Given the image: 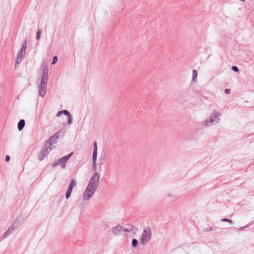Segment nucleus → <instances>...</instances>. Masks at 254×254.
<instances>
[{"label": "nucleus", "mask_w": 254, "mask_h": 254, "mask_svg": "<svg viewBox=\"0 0 254 254\" xmlns=\"http://www.w3.org/2000/svg\"><path fill=\"white\" fill-rule=\"evenodd\" d=\"M221 116V113L218 111H214V113L210 116L208 120L203 121L201 123L202 126L208 127L210 126L212 123L214 122L217 123L219 122L220 119L219 116Z\"/></svg>", "instance_id": "obj_1"}, {"label": "nucleus", "mask_w": 254, "mask_h": 254, "mask_svg": "<svg viewBox=\"0 0 254 254\" xmlns=\"http://www.w3.org/2000/svg\"><path fill=\"white\" fill-rule=\"evenodd\" d=\"M151 235L152 232L150 227H144L141 235V242L142 244L144 245L148 242L151 238Z\"/></svg>", "instance_id": "obj_2"}, {"label": "nucleus", "mask_w": 254, "mask_h": 254, "mask_svg": "<svg viewBox=\"0 0 254 254\" xmlns=\"http://www.w3.org/2000/svg\"><path fill=\"white\" fill-rule=\"evenodd\" d=\"M100 178V177L99 174L95 172L91 177L87 186L90 187L91 188L97 189L99 184Z\"/></svg>", "instance_id": "obj_3"}, {"label": "nucleus", "mask_w": 254, "mask_h": 254, "mask_svg": "<svg viewBox=\"0 0 254 254\" xmlns=\"http://www.w3.org/2000/svg\"><path fill=\"white\" fill-rule=\"evenodd\" d=\"M52 150L51 144L46 143L43 149L38 154V159L40 161L42 160Z\"/></svg>", "instance_id": "obj_4"}, {"label": "nucleus", "mask_w": 254, "mask_h": 254, "mask_svg": "<svg viewBox=\"0 0 254 254\" xmlns=\"http://www.w3.org/2000/svg\"><path fill=\"white\" fill-rule=\"evenodd\" d=\"M96 189L94 188H91L89 186H87V188L83 194V199L84 201H87L89 200L93 196Z\"/></svg>", "instance_id": "obj_5"}, {"label": "nucleus", "mask_w": 254, "mask_h": 254, "mask_svg": "<svg viewBox=\"0 0 254 254\" xmlns=\"http://www.w3.org/2000/svg\"><path fill=\"white\" fill-rule=\"evenodd\" d=\"M97 143L96 141L94 142L93 144V151L92 154V162H93V166L92 169L94 171H96V160L97 157Z\"/></svg>", "instance_id": "obj_6"}, {"label": "nucleus", "mask_w": 254, "mask_h": 254, "mask_svg": "<svg viewBox=\"0 0 254 254\" xmlns=\"http://www.w3.org/2000/svg\"><path fill=\"white\" fill-rule=\"evenodd\" d=\"M76 181L74 179H72L70 181L68 189L65 193V198L66 199H68L70 197L71 193L72 191L73 188L74 187L76 186Z\"/></svg>", "instance_id": "obj_7"}, {"label": "nucleus", "mask_w": 254, "mask_h": 254, "mask_svg": "<svg viewBox=\"0 0 254 254\" xmlns=\"http://www.w3.org/2000/svg\"><path fill=\"white\" fill-rule=\"evenodd\" d=\"M27 48V39H25L23 41V45L22 46L20 51L18 53L17 55L20 58H23L26 53V49Z\"/></svg>", "instance_id": "obj_8"}, {"label": "nucleus", "mask_w": 254, "mask_h": 254, "mask_svg": "<svg viewBox=\"0 0 254 254\" xmlns=\"http://www.w3.org/2000/svg\"><path fill=\"white\" fill-rule=\"evenodd\" d=\"M112 231L114 235H118L123 231L124 232V227L120 225H117L112 228Z\"/></svg>", "instance_id": "obj_9"}, {"label": "nucleus", "mask_w": 254, "mask_h": 254, "mask_svg": "<svg viewBox=\"0 0 254 254\" xmlns=\"http://www.w3.org/2000/svg\"><path fill=\"white\" fill-rule=\"evenodd\" d=\"M65 162L64 161L62 158H61L60 159H59L58 161H57L55 162H53L51 163V166L52 167H55L60 164L61 165V168L62 169H65Z\"/></svg>", "instance_id": "obj_10"}, {"label": "nucleus", "mask_w": 254, "mask_h": 254, "mask_svg": "<svg viewBox=\"0 0 254 254\" xmlns=\"http://www.w3.org/2000/svg\"><path fill=\"white\" fill-rule=\"evenodd\" d=\"M46 92V85L40 84L39 86V95L42 97L45 96Z\"/></svg>", "instance_id": "obj_11"}, {"label": "nucleus", "mask_w": 254, "mask_h": 254, "mask_svg": "<svg viewBox=\"0 0 254 254\" xmlns=\"http://www.w3.org/2000/svg\"><path fill=\"white\" fill-rule=\"evenodd\" d=\"M16 226L14 224H12L7 231L3 234L2 237L3 239L6 238L15 229Z\"/></svg>", "instance_id": "obj_12"}, {"label": "nucleus", "mask_w": 254, "mask_h": 254, "mask_svg": "<svg viewBox=\"0 0 254 254\" xmlns=\"http://www.w3.org/2000/svg\"><path fill=\"white\" fill-rule=\"evenodd\" d=\"M64 129L62 128L55 133V134L53 135V138L58 139L60 137V136H63L64 134Z\"/></svg>", "instance_id": "obj_13"}, {"label": "nucleus", "mask_w": 254, "mask_h": 254, "mask_svg": "<svg viewBox=\"0 0 254 254\" xmlns=\"http://www.w3.org/2000/svg\"><path fill=\"white\" fill-rule=\"evenodd\" d=\"M25 122L24 120L21 119L18 122V125H17V127L19 131L23 129L24 127L25 126Z\"/></svg>", "instance_id": "obj_14"}, {"label": "nucleus", "mask_w": 254, "mask_h": 254, "mask_svg": "<svg viewBox=\"0 0 254 254\" xmlns=\"http://www.w3.org/2000/svg\"><path fill=\"white\" fill-rule=\"evenodd\" d=\"M126 228H124V232H129L132 231L134 228V226L131 224H128Z\"/></svg>", "instance_id": "obj_15"}, {"label": "nucleus", "mask_w": 254, "mask_h": 254, "mask_svg": "<svg viewBox=\"0 0 254 254\" xmlns=\"http://www.w3.org/2000/svg\"><path fill=\"white\" fill-rule=\"evenodd\" d=\"M57 139H56V138H53V136H52L50 137L46 143H50L51 146L52 144H55L57 142Z\"/></svg>", "instance_id": "obj_16"}, {"label": "nucleus", "mask_w": 254, "mask_h": 254, "mask_svg": "<svg viewBox=\"0 0 254 254\" xmlns=\"http://www.w3.org/2000/svg\"><path fill=\"white\" fill-rule=\"evenodd\" d=\"M197 76V71L196 69H193L192 70V80L194 82L196 81V78Z\"/></svg>", "instance_id": "obj_17"}, {"label": "nucleus", "mask_w": 254, "mask_h": 254, "mask_svg": "<svg viewBox=\"0 0 254 254\" xmlns=\"http://www.w3.org/2000/svg\"><path fill=\"white\" fill-rule=\"evenodd\" d=\"M49 69L47 66H45L43 71L42 76L44 77H48Z\"/></svg>", "instance_id": "obj_18"}, {"label": "nucleus", "mask_w": 254, "mask_h": 254, "mask_svg": "<svg viewBox=\"0 0 254 254\" xmlns=\"http://www.w3.org/2000/svg\"><path fill=\"white\" fill-rule=\"evenodd\" d=\"M48 79V77L42 76L40 84L47 85Z\"/></svg>", "instance_id": "obj_19"}, {"label": "nucleus", "mask_w": 254, "mask_h": 254, "mask_svg": "<svg viewBox=\"0 0 254 254\" xmlns=\"http://www.w3.org/2000/svg\"><path fill=\"white\" fill-rule=\"evenodd\" d=\"M73 154H74L73 152H71L69 154H68V155L64 156L62 158V159H63L64 160V161L66 163L69 159V158L73 155Z\"/></svg>", "instance_id": "obj_20"}, {"label": "nucleus", "mask_w": 254, "mask_h": 254, "mask_svg": "<svg viewBox=\"0 0 254 254\" xmlns=\"http://www.w3.org/2000/svg\"><path fill=\"white\" fill-rule=\"evenodd\" d=\"M138 246V241L136 239H133L131 242V246L133 248H136Z\"/></svg>", "instance_id": "obj_21"}, {"label": "nucleus", "mask_w": 254, "mask_h": 254, "mask_svg": "<svg viewBox=\"0 0 254 254\" xmlns=\"http://www.w3.org/2000/svg\"><path fill=\"white\" fill-rule=\"evenodd\" d=\"M41 30L39 29L37 31L36 36V39L39 40L41 38Z\"/></svg>", "instance_id": "obj_22"}, {"label": "nucleus", "mask_w": 254, "mask_h": 254, "mask_svg": "<svg viewBox=\"0 0 254 254\" xmlns=\"http://www.w3.org/2000/svg\"><path fill=\"white\" fill-rule=\"evenodd\" d=\"M22 58H20L19 56H17L15 66H16V64H19L22 61Z\"/></svg>", "instance_id": "obj_23"}, {"label": "nucleus", "mask_w": 254, "mask_h": 254, "mask_svg": "<svg viewBox=\"0 0 254 254\" xmlns=\"http://www.w3.org/2000/svg\"><path fill=\"white\" fill-rule=\"evenodd\" d=\"M221 221L222 222H229V223H230L231 224H233V222L231 219H227V218H223L221 219Z\"/></svg>", "instance_id": "obj_24"}, {"label": "nucleus", "mask_w": 254, "mask_h": 254, "mask_svg": "<svg viewBox=\"0 0 254 254\" xmlns=\"http://www.w3.org/2000/svg\"><path fill=\"white\" fill-rule=\"evenodd\" d=\"M72 118L71 115H70L69 116H68L67 117V123H68V124L69 125H70L72 124Z\"/></svg>", "instance_id": "obj_25"}, {"label": "nucleus", "mask_w": 254, "mask_h": 254, "mask_svg": "<svg viewBox=\"0 0 254 254\" xmlns=\"http://www.w3.org/2000/svg\"><path fill=\"white\" fill-rule=\"evenodd\" d=\"M58 61V57L57 56H54L53 58V60H52V64H55Z\"/></svg>", "instance_id": "obj_26"}, {"label": "nucleus", "mask_w": 254, "mask_h": 254, "mask_svg": "<svg viewBox=\"0 0 254 254\" xmlns=\"http://www.w3.org/2000/svg\"><path fill=\"white\" fill-rule=\"evenodd\" d=\"M231 69H232L233 71H235V72H238V71H239V68H238V67L237 66H235V65H233V66H232V67H231Z\"/></svg>", "instance_id": "obj_27"}, {"label": "nucleus", "mask_w": 254, "mask_h": 254, "mask_svg": "<svg viewBox=\"0 0 254 254\" xmlns=\"http://www.w3.org/2000/svg\"><path fill=\"white\" fill-rule=\"evenodd\" d=\"M63 114L65 115V116H67V117H68V116H69L70 115L69 112L66 110H63Z\"/></svg>", "instance_id": "obj_28"}, {"label": "nucleus", "mask_w": 254, "mask_h": 254, "mask_svg": "<svg viewBox=\"0 0 254 254\" xmlns=\"http://www.w3.org/2000/svg\"><path fill=\"white\" fill-rule=\"evenodd\" d=\"M190 135H191L190 138L191 139H196L198 137V135L197 134L192 135V134H191Z\"/></svg>", "instance_id": "obj_29"}, {"label": "nucleus", "mask_w": 254, "mask_h": 254, "mask_svg": "<svg viewBox=\"0 0 254 254\" xmlns=\"http://www.w3.org/2000/svg\"><path fill=\"white\" fill-rule=\"evenodd\" d=\"M63 110H61V111H59L57 113V117H60L61 116L63 113Z\"/></svg>", "instance_id": "obj_30"}, {"label": "nucleus", "mask_w": 254, "mask_h": 254, "mask_svg": "<svg viewBox=\"0 0 254 254\" xmlns=\"http://www.w3.org/2000/svg\"><path fill=\"white\" fill-rule=\"evenodd\" d=\"M224 92L226 94H229L230 93L231 90L230 89L226 88L225 89Z\"/></svg>", "instance_id": "obj_31"}, {"label": "nucleus", "mask_w": 254, "mask_h": 254, "mask_svg": "<svg viewBox=\"0 0 254 254\" xmlns=\"http://www.w3.org/2000/svg\"><path fill=\"white\" fill-rule=\"evenodd\" d=\"M168 197H171L172 198H174L175 197V195H173L172 194L169 193L167 195Z\"/></svg>", "instance_id": "obj_32"}, {"label": "nucleus", "mask_w": 254, "mask_h": 254, "mask_svg": "<svg viewBox=\"0 0 254 254\" xmlns=\"http://www.w3.org/2000/svg\"><path fill=\"white\" fill-rule=\"evenodd\" d=\"M10 160V156L9 155H6L5 157V161L8 162Z\"/></svg>", "instance_id": "obj_33"}, {"label": "nucleus", "mask_w": 254, "mask_h": 254, "mask_svg": "<svg viewBox=\"0 0 254 254\" xmlns=\"http://www.w3.org/2000/svg\"><path fill=\"white\" fill-rule=\"evenodd\" d=\"M212 230V228H208L206 229V231H211Z\"/></svg>", "instance_id": "obj_34"}, {"label": "nucleus", "mask_w": 254, "mask_h": 254, "mask_svg": "<svg viewBox=\"0 0 254 254\" xmlns=\"http://www.w3.org/2000/svg\"><path fill=\"white\" fill-rule=\"evenodd\" d=\"M249 225H250V224H248V225H247V226H245V227H243L241 229H242V230L244 229V228H246V227H247L248 226H249Z\"/></svg>", "instance_id": "obj_35"}]
</instances>
